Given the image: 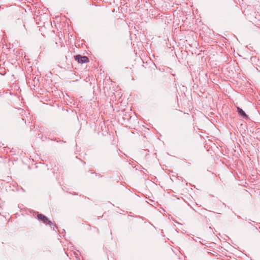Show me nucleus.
Listing matches in <instances>:
<instances>
[{
	"instance_id": "obj_2",
	"label": "nucleus",
	"mask_w": 260,
	"mask_h": 260,
	"mask_svg": "<svg viewBox=\"0 0 260 260\" xmlns=\"http://www.w3.org/2000/svg\"><path fill=\"white\" fill-rule=\"evenodd\" d=\"M237 112H238V113L239 114V115L240 116H241L244 119H246V120L249 119L248 116L245 113V112L241 108H240L239 107H237Z\"/></svg>"
},
{
	"instance_id": "obj_4",
	"label": "nucleus",
	"mask_w": 260,
	"mask_h": 260,
	"mask_svg": "<svg viewBox=\"0 0 260 260\" xmlns=\"http://www.w3.org/2000/svg\"><path fill=\"white\" fill-rule=\"evenodd\" d=\"M46 223L49 224L50 226H52L53 225V222H52V221H51L50 220H49L48 219V221H47Z\"/></svg>"
},
{
	"instance_id": "obj_3",
	"label": "nucleus",
	"mask_w": 260,
	"mask_h": 260,
	"mask_svg": "<svg viewBox=\"0 0 260 260\" xmlns=\"http://www.w3.org/2000/svg\"><path fill=\"white\" fill-rule=\"evenodd\" d=\"M37 217L39 220H42L44 223H47L48 218L43 214H38Z\"/></svg>"
},
{
	"instance_id": "obj_1",
	"label": "nucleus",
	"mask_w": 260,
	"mask_h": 260,
	"mask_svg": "<svg viewBox=\"0 0 260 260\" xmlns=\"http://www.w3.org/2000/svg\"><path fill=\"white\" fill-rule=\"evenodd\" d=\"M75 59L78 61V62L80 63H84L89 61V59L87 56L81 55H77L75 56Z\"/></svg>"
}]
</instances>
